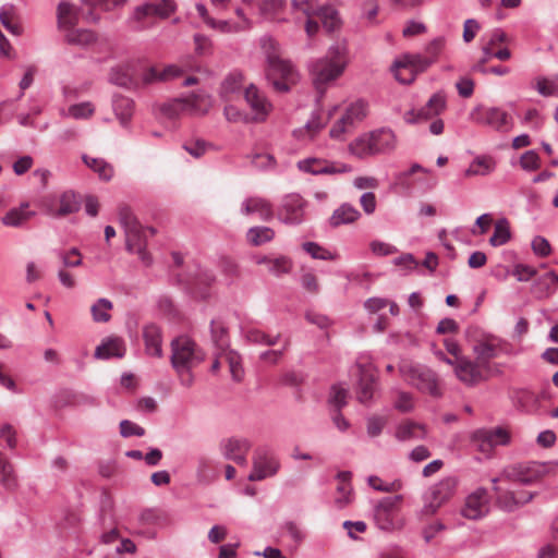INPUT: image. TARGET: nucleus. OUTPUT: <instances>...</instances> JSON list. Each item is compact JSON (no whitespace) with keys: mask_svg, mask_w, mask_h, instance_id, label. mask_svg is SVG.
I'll return each instance as SVG.
<instances>
[{"mask_svg":"<svg viewBox=\"0 0 558 558\" xmlns=\"http://www.w3.org/2000/svg\"><path fill=\"white\" fill-rule=\"evenodd\" d=\"M350 63V49L347 39H338L329 45L325 54L316 61V100L327 93L328 86L342 77Z\"/></svg>","mask_w":558,"mask_h":558,"instance_id":"f257e3e1","label":"nucleus"},{"mask_svg":"<svg viewBox=\"0 0 558 558\" xmlns=\"http://www.w3.org/2000/svg\"><path fill=\"white\" fill-rule=\"evenodd\" d=\"M500 351H502V342L495 337L477 340L473 347L474 360L469 357V362H465L464 367L461 368L464 384L474 386L486 380L492 372L490 360L498 356Z\"/></svg>","mask_w":558,"mask_h":558,"instance_id":"f03ea898","label":"nucleus"},{"mask_svg":"<svg viewBox=\"0 0 558 558\" xmlns=\"http://www.w3.org/2000/svg\"><path fill=\"white\" fill-rule=\"evenodd\" d=\"M205 360V354L193 339L179 336L171 341V365L177 372L181 385L190 388L194 384L193 368Z\"/></svg>","mask_w":558,"mask_h":558,"instance_id":"7ed1b4c3","label":"nucleus"},{"mask_svg":"<svg viewBox=\"0 0 558 558\" xmlns=\"http://www.w3.org/2000/svg\"><path fill=\"white\" fill-rule=\"evenodd\" d=\"M262 48L267 59L266 78L277 92L287 93L298 78L293 65L279 57L277 43L272 38H262Z\"/></svg>","mask_w":558,"mask_h":558,"instance_id":"20e7f679","label":"nucleus"},{"mask_svg":"<svg viewBox=\"0 0 558 558\" xmlns=\"http://www.w3.org/2000/svg\"><path fill=\"white\" fill-rule=\"evenodd\" d=\"M118 215L119 221L124 229L126 250L132 254H137L144 265H151L153 258L146 251L147 242L145 230L132 208L126 204H122L119 206Z\"/></svg>","mask_w":558,"mask_h":558,"instance_id":"39448f33","label":"nucleus"},{"mask_svg":"<svg viewBox=\"0 0 558 558\" xmlns=\"http://www.w3.org/2000/svg\"><path fill=\"white\" fill-rule=\"evenodd\" d=\"M403 497L393 495L380 499L374 509L376 525L384 531H400L405 525V518L402 515Z\"/></svg>","mask_w":558,"mask_h":558,"instance_id":"423d86ee","label":"nucleus"},{"mask_svg":"<svg viewBox=\"0 0 558 558\" xmlns=\"http://www.w3.org/2000/svg\"><path fill=\"white\" fill-rule=\"evenodd\" d=\"M83 3H85L87 8H84V4L76 5L68 1H61L58 4V28L62 33H66L70 29H74L75 26L80 23V21H85L88 23H96L99 21V16L94 14L92 8V0H83Z\"/></svg>","mask_w":558,"mask_h":558,"instance_id":"0eeeda50","label":"nucleus"},{"mask_svg":"<svg viewBox=\"0 0 558 558\" xmlns=\"http://www.w3.org/2000/svg\"><path fill=\"white\" fill-rule=\"evenodd\" d=\"M211 107V98L207 94H192L184 99H173L159 106L160 113L168 119H175L184 112L206 114Z\"/></svg>","mask_w":558,"mask_h":558,"instance_id":"6e6552de","label":"nucleus"},{"mask_svg":"<svg viewBox=\"0 0 558 558\" xmlns=\"http://www.w3.org/2000/svg\"><path fill=\"white\" fill-rule=\"evenodd\" d=\"M507 38L504 29H494L489 35H484V37L481 38L482 57L475 62L473 70L486 73V71H488L486 63L494 57L498 58V60H509V58H511V51L508 47H504V43H506Z\"/></svg>","mask_w":558,"mask_h":558,"instance_id":"1a4fd4ad","label":"nucleus"},{"mask_svg":"<svg viewBox=\"0 0 558 558\" xmlns=\"http://www.w3.org/2000/svg\"><path fill=\"white\" fill-rule=\"evenodd\" d=\"M458 489V480L454 475H447L432 485L426 502L421 509L422 515H435L438 509L451 500Z\"/></svg>","mask_w":558,"mask_h":558,"instance_id":"9d476101","label":"nucleus"},{"mask_svg":"<svg viewBox=\"0 0 558 558\" xmlns=\"http://www.w3.org/2000/svg\"><path fill=\"white\" fill-rule=\"evenodd\" d=\"M399 372L405 380L413 384L418 390L427 391L432 396H439L440 388L438 385L437 373L432 372L423 365H414L411 362H402L399 365Z\"/></svg>","mask_w":558,"mask_h":558,"instance_id":"9b49d317","label":"nucleus"},{"mask_svg":"<svg viewBox=\"0 0 558 558\" xmlns=\"http://www.w3.org/2000/svg\"><path fill=\"white\" fill-rule=\"evenodd\" d=\"M367 113H369V102L364 101V99H356L350 102L341 118L338 119L329 130V136L332 138H342L348 131L355 128L356 123L365 120Z\"/></svg>","mask_w":558,"mask_h":558,"instance_id":"f8f14e48","label":"nucleus"},{"mask_svg":"<svg viewBox=\"0 0 558 558\" xmlns=\"http://www.w3.org/2000/svg\"><path fill=\"white\" fill-rule=\"evenodd\" d=\"M470 119L497 131H508L512 124L509 112L499 109V107H486V105L474 107L470 112Z\"/></svg>","mask_w":558,"mask_h":558,"instance_id":"ddd939ff","label":"nucleus"},{"mask_svg":"<svg viewBox=\"0 0 558 558\" xmlns=\"http://www.w3.org/2000/svg\"><path fill=\"white\" fill-rule=\"evenodd\" d=\"M428 63L429 61L424 59L423 54H411V52H407L393 62L392 71L395 77L401 83H412L417 73L427 70Z\"/></svg>","mask_w":558,"mask_h":558,"instance_id":"4468645a","label":"nucleus"},{"mask_svg":"<svg viewBox=\"0 0 558 558\" xmlns=\"http://www.w3.org/2000/svg\"><path fill=\"white\" fill-rule=\"evenodd\" d=\"M344 26V19L337 4H322L316 9V28L322 27L328 35H338Z\"/></svg>","mask_w":558,"mask_h":558,"instance_id":"2eb2a0df","label":"nucleus"},{"mask_svg":"<svg viewBox=\"0 0 558 558\" xmlns=\"http://www.w3.org/2000/svg\"><path fill=\"white\" fill-rule=\"evenodd\" d=\"M305 206L306 203L300 194H288L278 207V219L284 223L298 225L303 220Z\"/></svg>","mask_w":558,"mask_h":558,"instance_id":"dca6fc26","label":"nucleus"},{"mask_svg":"<svg viewBox=\"0 0 558 558\" xmlns=\"http://www.w3.org/2000/svg\"><path fill=\"white\" fill-rule=\"evenodd\" d=\"M510 434L505 427H495V429H478L473 433L472 441L477 450L483 453H492L499 444H508Z\"/></svg>","mask_w":558,"mask_h":558,"instance_id":"f3484780","label":"nucleus"},{"mask_svg":"<svg viewBox=\"0 0 558 558\" xmlns=\"http://www.w3.org/2000/svg\"><path fill=\"white\" fill-rule=\"evenodd\" d=\"M279 462L267 449H257L253 458V470L248 474V481H262L275 475L279 470Z\"/></svg>","mask_w":558,"mask_h":558,"instance_id":"a211bd4d","label":"nucleus"},{"mask_svg":"<svg viewBox=\"0 0 558 558\" xmlns=\"http://www.w3.org/2000/svg\"><path fill=\"white\" fill-rule=\"evenodd\" d=\"M489 493L480 487L466 496L465 502L461 509V515L466 519L485 518L489 511Z\"/></svg>","mask_w":558,"mask_h":558,"instance_id":"6ab92c4d","label":"nucleus"},{"mask_svg":"<svg viewBox=\"0 0 558 558\" xmlns=\"http://www.w3.org/2000/svg\"><path fill=\"white\" fill-rule=\"evenodd\" d=\"M447 107V96L442 94V92H437V94L432 95L426 105L415 111L404 112V120L409 121V123H414V121H425L430 120V118H435V116H439V113L444 112Z\"/></svg>","mask_w":558,"mask_h":558,"instance_id":"aec40b11","label":"nucleus"},{"mask_svg":"<svg viewBox=\"0 0 558 558\" xmlns=\"http://www.w3.org/2000/svg\"><path fill=\"white\" fill-rule=\"evenodd\" d=\"M444 345L447 349V352L449 353V355L445 354V352H442V350H435L434 354L441 361H445V363L452 365L453 372H454L458 380L465 384L464 379L462 378L461 368H462V366H465V362L470 361V357H468V355H464L462 353V349H461L459 342H457V340L445 339Z\"/></svg>","mask_w":558,"mask_h":558,"instance_id":"412c9836","label":"nucleus"},{"mask_svg":"<svg viewBox=\"0 0 558 558\" xmlns=\"http://www.w3.org/2000/svg\"><path fill=\"white\" fill-rule=\"evenodd\" d=\"M544 475V466L539 464H514L505 468L501 476L506 481H514L515 483H534Z\"/></svg>","mask_w":558,"mask_h":558,"instance_id":"4be33fe9","label":"nucleus"},{"mask_svg":"<svg viewBox=\"0 0 558 558\" xmlns=\"http://www.w3.org/2000/svg\"><path fill=\"white\" fill-rule=\"evenodd\" d=\"M348 390L343 389L341 385H332L329 396L328 403L331 412V420L340 430H347L350 423L347 417L341 414V409L347 405Z\"/></svg>","mask_w":558,"mask_h":558,"instance_id":"5701e85b","label":"nucleus"},{"mask_svg":"<svg viewBox=\"0 0 558 558\" xmlns=\"http://www.w3.org/2000/svg\"><path fill=\"white\" fill-rule=\"evenodd\" d=\"M244 97L253 112L251 120L253 122H264L272 108L271 104L253 84L246 87Z\"/></svg>","mask_w":558,"mask_h":558,"instance_id":"b1692460","label":"nucleus"},{"mask_svg":"<svg viewBox=\"0 0 558 558\" xmlns=\"http://www.w3.org/2000/svg\"><path fill=\"white\" fill-rule=\"evenodd\" d=\"M500 477H494V490L497 495L498 505L505 509H513L519 504H524V501H529L532 498L531 493H513V490H505L502 487H499L498 482Z\"/></svg>","mask_w":558,"mask_h":558,"instance_id":"393cba45","label":"nucleus"},{"mask_svg":"<svg viewBox=\"0 0 558 558\" xmlns=\"http://www.w3.org/2000/svg\"><path fill=\"white\" fill-rule=\"evenodd\" d=\"M126 348L122 338L109 337L105 339L95 350V357L107 360L111 357L121 359L125 355Z\"/></svg>","mask_w":558,"mask_h":558,"instance_id":"a878e982","label":"nucleus"},{"mask_svg":"<svg viewBox=\"0 0 558 558\" xmlns=\"http://www.w3.org/2000/svg\"><path fill=\"white\" fill-rule=\"evenodd\" d=\"M242 213L244 215L258 214L264 221H269L274 217L272 205L263 197L253 196L242 203Z\"/></svg>","mask_w":558,"mask_h":558,"instance_id":"bb28decb","label":"nucleus"},{"mask_svg":"<svg viewBox=\"0 0 558 558\" xmlns=\"http://www.w3.org/2000/svg\"><path fill=\"white\" fill-rule=\"evenodd\" d=\"M143 339L146 353L161 357L162 356V335L161 329L155 324H148L143 328Z\"/></svg>","mask_w":558,"mask_h":558,"instance_id":"cd10ccee","label":"nucleus"},{"mask_svg":"<svg viewBox=\"0 0 558 558\" xmlns=\"http://www.w3.org/2000/svg\"><path fill=\"white\" fill-rule=\"evenodd\" d=\"M256 264L265 265L267 271L275 277L289 274L293 267L292 260L287 256H262L256 259Z\"/></svg>","mask_w":558,"mask_h":558,"instance_id":"c85d7f7f","label":"nucleus"},{"mask_svg":"<svg viewBox=\"0 0 558 558\" xmlns=\"http://www.w3.org/2000/svg\"><path fill=\"white\" fill-rule=\"evenodd\" d=\"M376 373L372 367H360V383L357 389V400L365 403L372 400L375 392Z\"/></svg>","mask_w":558,"mask_h":558,"instance_id":"c756f323","label":"nucleus"},{"mask_svg":"<svg viewBox=\"0 0 558 558\" xmlns=\"http://www.w3.org/2000/svg\"><path fill=\"white\" fill-rule=\"evenodd\" d=\"M155 19L148 3H144L134 10L132 16L128 20V24L132 31L140 32L153 26Z\"/></svg>","mask_w":558,"mask_h":558,"instance_id":"7c9ffc66","label":"nucleus"},{"mask_svg":"<svg viewBox=\"0 0 558 558\" xmlns=\"http://www.w3.org/2000/svg\"><path fill=\"white\" fill-rule=\"evenodd\" d=\"M131 70V64H124L112 68L109 73V82L126 89L136 88L138 86V83L134 78V75Z\"/></svg>","mask_w":558,"mask_h":558,"instance_id":"2f4dec72","label":"nucleus"},{"mask_svg":"<svg viewBox=\"0 0 558 558\" xmlns=\"http://www.w3.org/2000/svg\"><path fill=\"white\" fill-rule=\"evenodd\" d=\"M35 216V211L29 210L28 203H23L19 207L11 208L2 218L1 221L8 227H22L31 218Z\"/></svg>","mask_w":558,"mask_h":558,"instance_id":"473e14b6","label":"nucleus"},{"mask_svg":"<svg viewBox=\"0 0 558 558\" xmlns=\"http://www.w3.org/2000/svg\"><path fill=\"white\" fill-rule=\"evenodd\" d=\"M113 111L123 126H126L131 121L135 104L130 97L117 94L112 99Z\"/></svg>","mask_w":558,"mask_h":558,"instance_id":"72a5a7b5","label":"nucleus"},{"mask_svg":"<svg viewBox=\"0 0 558 558\" xmlns=\"http://www.w3.org/2000/svg\"><path fill=\"white\" fill-rule=\"evenodd\" d=\"M252 444L246 438L230 437L220 442V450L225 459L230 460L241 452H248Z\"/></svg>","mask_w":558,"mask_h":558,"instance_id":"f704fd0d","label":"nucleus"},{"mask_svg":"<svg viewBox=\"0 0 558 558\" xmlns=\"http://www.w3.org/2000/svg\"><path fill=\"white\" fill-rule=\"evenodd\" d=\"M397 145V138L391 130L381 129L373 132V154L389 153Z\"/></svg>","mask_w":558,"mask_h":558,"instance_id":"c9c22d12","label":"nucleus"},{"mask_svg":"<svg viewBox=\"0 0 558 558\" xmlns=\"http://www.w3.org/2000/svg\"><path fill=\"white\" fill-rule=\"evenodd\" d=\"M81 203L77 196L72 191H66L60 196V207L56 210L49 209L48 214L51 217H63L78 211Z\"/></svg>","mask_w":558,"mask_h":558,"instance_id":"e433bc0d","label":"nucleus"},{"mask_svg":"<svg viewBox=\"0 0 558 558\" xmlns=\"http://www.w3.org/2000/svg\"><path fill=\"white\" fill-rule=\"evenodd\" d=\"M64 39L69 45L88 47L97 41V35L90 29L74 28L64 33Z\"/></svg>","mask_w":558,"mask_h":558,"instance_id":"4c0bfd02","label":"nucleus"},{"mask_svg":"<svg viewBox=\"0 0 558 558\" xmlns=\"http://www.w3.org/2000/svg\"><path fill=\"white\" fill-rule=\"evenodd\" d=\"M350 153L359 158H365L374 154V132H366L359 137H355L349 145Z\"/></svg>","mask_w":558,"mask_h":558,"instance_id":"58836bf2","label":"nucleus"},{"mask_svg":"<svg viewBox=\"0 0 558 558\" xmlns=\"http://www.w3.org/2000/svg\"><path fill=\"white\" fill-rule=\"evenodd\" d=\"M495 167L496 161L492 155H478L470 162L465 175H487V173L495 170Z\"/></svg>","mask_w":558,"mask_h":558,"instance_id":"ea45409f","label":"nucleus"},{"mask_svg":"<svg viewBox=\"0 0 558 558\" xmlns=\"http://www.w3.org/2000/svg\"><path fill=\"white\" fill-rule=\"evenodd\" d=\"M427 434L425 425L415 422L400 423L396 432L399 440H412V438H425Z\"/></svg>","mask_w":558,"mask_h":558,"instance_id":"a19ab883","label":"nucleus"},{"mask_svg":"<svg viewBox=\"0 0 558 558\" xmlns=\"http://www.w3.org/2000/svg\"><path fill=\"white\" fill-rule=\"evenodd\" d=\"M182 73V70L175 65L167 66L162 72H159L156 68L147 69L142 76V81L144 84H151L157 81H165L170 77H178Z\"/></svg>","mask_w":558,"mask_h":558,"instance_id":"79ce46f5","label":"nucleus"},{"mask_svg":"<svg viewBox=\"0 0 558 558\" xmlns=\"http://www.w3.org/2000/svg\"><path fill=\"white\" fill-rule=\"evenodd\" d=\"M84 163L98 173L99 178L109 181L113 177V167L101 158H93L87 155L83 156Z\"/></svg>","mask_w":558,"mask_h":558,"instance_id":"37998d69","label":"nucleus"},{"mask_svg":"<svg viewBox=\"0 0 558 558\" xmlns=\"http://www.w3.org/2000/svg\"><path fill=\"white\" fill-rule=\"evenodd\" d=\"M275 236V231L269 227H252L246 233V239L250 244L259 246L271 241Z\"/></svg>","mask_w":558,"mask_h":558,"instance_id":"c03bdc74","label":"nucleus"},{"mask_svg":"<svg viewBox=\"0 0 558 558\" xmlns=\"http://www.w3.org/2000/svg\"><path fill=\"white\" fill-rule=\"evenodd\" d=\"M0 22L3 27L13 35H20L21 26L15 22V9L12 4H4L0 8Z\"/></svg>","mask_w":558,"mask_h":558,"instance_id":"a18cd8bd","label":"nucleus"},{"mask_svg":"<svg viewBox=\"0 0 558 558\" xmlns=\"http://www.w3.org/2000/svg\"><path fill=\"white\" fill-rule=\"evenodd\" d=\"M511 238L510 222L508 219H499L495 222L493 235L489 238L490 245L498 247L504 245Z\"/></svg>","mask_w":558,"mask_h":558,"instance_id":"49530a36","label":"nucleus"},{"mask_svg":"<svg viewBox=\"0 0 558 558\" xmlns=\"http://www.w3.org/2000/svg\"><path fill=\"white\" fill-rule=\"evenodd\" d=\"M340 484L337 488L336 501L338 506H347L352 500V486L350 484V472H342L338 475Z\"/></svg>","mask_w":558,"mask_h":558,"instance_id":"de8ad7c7","label":"nucleus"},{"mask_svg":"<svg viewBox=\"0 0 558 558\" xmlns=\"http://www.w3.org/2000/svg\"><path fill=\"white\" fill-rule=\"evenodd\" d=\"M359 216H361V213H359L353 205L344 204L332 213L330 223L332 226H339V223H345V221L357 220Z\"/></svg>","mask_w":558,"mask_h":558,"instance_id":"09e8293b","label":"nucleus"},{"mask_svg":"<svg viewBox=\"0 0 558 558\" xmlns=\"http://www.w3.org/2000/svg\"><path fill=\"white\" fill-rule=\"evenodd\" d=\"M292 8L295 12H300L306 16L305 29L311 37L314 27L312 0H292Z\"/></svg>","mask_w":558,"mask_h":558,"instance_id":"8fccbe9b","label":"nucleus"},{"mask_svg":"<svg viewBox=\"0 0 558 558\" xmlns=\"http://www.w3.org/2000/svg\"><path fill=\"white\" fill-rule=\"evenodd\" d=\"M210 332L213 342L220 350H225L229 345L228 331L220 320L213 319L210 322Z\"/></svg>","mask_w":558,"mask_h":558,"instance_id":"3c124183","label":"nucleus"},{"mask_svg":"<svg viewBox=\"0 0 558 558\" xmlns=\"http://www.w3.org/2000/svg\"><path fill=\"white\" fill-rule=\"evenodd\" d=\"M243 84V76L240 72H231L225 77L220 86V94L222 97H227L241 89Z\"/></svg>","mask_w":558,"mask_h":558,"instance_id":"603ef678","label":"nucleus"},{"mask_svg":"<svg viewBox=\"0 0 558 558\" xmlns=\"http://www.w3.org/2000/svg\"><path fill=\"white\" fill-rule=\"evenodd\" d=\"M110 310H112V302L105 298L99 299L90 308L93 319L97 323L109 322L111 318Z\"/></svg>","mask_w":558,"mask_h":558,"instance_id":"864d4df0","label":"nucleus"},{"mask_svg":"<svg viewBox=\"0 0 558 558\" xmlns=\"http://www.w3.org/2000/svg\"><path fill=\"white\" fill-rule=\"evenodd\" d=\"M246 339L256 344L275 345L280 339V335L269 336L262 330L251 329L246 332Z\"/></svg>","mask_w":558,"mask_h":558,"instance_id":"5fc2aeb1","label":"nucleus"},{"mask_svg":"<svg viewBox=\"0 0 558 558\" xmlns=\"http://www.w3.org/2000/svg\"><path fill=\"white\" fill-rule=\"evenodd\" d=\"M537 286L541 289L542 295H551L558 286V275L555 271H549L538 278Z\"/></svg>","mask_w":558,"mask_h":558,"instance_id":"6e6d98bb","label":"nucleus"},{"mask_svg":"<svg viewBox=\"0 0 558 558\" xmlns=\"http://www.w3.org/2000/svg\"><path fill=\"white\" fill-rule=\"evenodd\" d=\"M148 5L155 17H167L175 10L173 0H155L148 2Z\"/></svg>","mask_w":558,"mask_h":558,"instance_id":"4d7b16f0","label":"nucleus"},{"mask_svg":"<svg viewBox=\"0 0 558 558\" xmlns=\"http://www.w3.org/2000/svg\"><path fill=\"white\" fill-rule=\"evenodd\" d=\"M0 483L5 489H13L16 486V480L13 474L12 465L0 457Z\"/></svg>","mask_w":558,"mask_h":558,"instance_id":"13d9d810","label":"nucleus"},{"mask_svg":"<svg viewBox=\"0 0 558 558\" xmlns=\"http://www.w3.org/2000/svg\"><path fill=\"white\" fill-rule=\"evenodd\" d=\"M519 163L523 170H538L542 166L541 157L534 149H530L521 155Z\"/></svg>","mask_w":558,"mask_h":558,"instance_id":"bf43d9fd","label":"nucleus"},{"mask_svg":"<svg viewBox=\"0 0 558 558\" xmlns=\"http://www.w3.org/2000/svg\"><path fill=\"white\" fill-rule=\"evenodd\" d=\"M378 12H379L378 0H366V1L362 2V17L369 25H375V23H377Z\"/></svg>","mask_w":558,"mask_h":558,"instance_id":"052dcab7","label":"nucleus"},{"mask_svg":"<svg viewBox=\"0 0 558 558\" xmlns=\"http://www.w3.org/2000/svg\"><path fill=\"white\" fill-rule=\"evenodd\" d=\"M226 357L230 367L232 378L235 381H241L244 375V369L242 367L240 356L235 352L230 351L226 354Z\"/></svg>","mask_w":558,"mask_h":558,"instance_id":"680f3d73","label":"nucleus"},{"mask_svg":"<svg viewBox=\"0 0 558 558\" xmlns=\"http://www.w3.org/2000/svg\"><path fill=\"white\" fill-rule=\"evenodd\" d=\"M445 46L446 41L442 39V37H437V39H434L430 44L427 45L426 54H423V57L429 61L427 68H429V65H432V63L437 60Z\"/></svg>","mask_w":558,"mask_h":558,"instance_id":"e2e57ef3","label":"nucleus"},{"mask_svg":"<svg viewBox=\"0 0 558 558\" xmlns=\"http://www.w3.org/2000/svg\"><path fill=\"white\" fill-rule=\"evenodd\" d=\"M120 434L122 437H132V436H137V437H142L145 435V429L129 421V420H123L120 422Z\"/></svg>","mask_w":558,"mask_h":558,"instance_id":"0e129e2a","label":"nucleus"},{"mask_svg":"<svg viewBox=\"0 0 558 558\" xmlns=\"http://www.w3.org/2000/svg\"><path fill=\"white\" fill-rule=\"evenodd\" d=\"M537 90L542 95L549 96L556 95L558 96V77L554 80H547V77H541L537 80Z\"/></svg>","mask_w":558,"mask_h":558,"instance_id":"69168bd1","label":"nucleus"},{"mask_svg":"<svg viewBox=\"0 0 558 558\" xmlns=\"http://www.w3.org/2000/svg\"><path fill=\"white\" fill-rule=\"evenodd\" d=\"M94 107L90 102H82L72 105L69 108V113L75 119L88 118L93 114Z\"/></svg>","mask_w":558,"mask_h":558,"instance_id":"338daca9","label":"nucleus"},{"mask_svg":"<svg viewBox=\"0 0 558 558\" xmlns=\"http://www.w3.org/2000/svg\"><path fill=\"white\" fill-rule=\"evenodd\" d=\"M183 148L193 157L199 158L203 156L207 148V143L203 140H196L183 145Z\"/></svg>","mask_w":558,"mask_h":558,"instance_id":"774afa93","label":"nucleus"}]
</instances>
